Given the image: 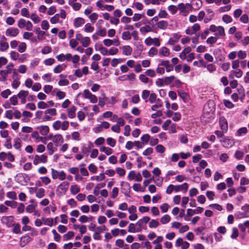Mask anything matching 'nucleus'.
<instances>
[{
	"label": "nucleus",
	"instance_id": "16",
	"mask_svg": "<svg viewBox=\"0 0 249 249\" xmlns=\"http://www.w3.org/2000/svg\"><path fill=\"white\" fill-rule=\"evenodd\" d=\"M192 3L195 10L199 9L202 6V2L201 0H192Z\"/></svg>",
	"mask_w": 249,
	"mask_h": 249
},
{
	"label": "nucleus",
	"instance_id": "47",
	"mask_svg": "<svg viewBox=\"0 0 249 249\" xmlns=\"http://www.w3.org/2000/svg\"><path fill=\"white\" fill-rule=\"evenodd\" d=\"M145 73L146 75L151 77H154L156 76L155 71L152 69L147 70L145 71Z\"/></svg>",
	"mask_w": 249,
	"mask_h": 249
},
{
	"label": "nucleus",
	"instance_id": "4",
	"mask_svg": "<svg viewBox=\"0 0 249 249\" xmlns=\"http://www.w3.org/2000/svg\"><path fill=\"white\" fill-rule=\"evenodd\" d=\"M219 125L223 133H226L228 131V124L226 119L224 116H221L219 118Z\"/></svg>",
	"mask_w": 249,
	"mask_h": 249
},
{
	"label": "nucleus",
	"instance_id": "25",
	"mask_svg": "<svg viewBox=\"0 0 249 249\" xmlns=\"http://www.w3.org/2000/svg\"><path fill=\"white\" fill-rule=\"evenodd\" d=\"M176 77L174 75H171L169 77H164V83L166 85H169L172 83V82L175 79Z\"/></svg>",
	"mask_w": 249,
	"mask_h": 249
},
{
	"label": "nucleus",
	"instance_id": "41",
	"mask_svg": "<svg viewBox=\"0 0 249 249\" xmlns=\"http://www.w3.org/2000/svg\"><path fill=\"white\" fill-rule=\"evenodd\" d=\"M11 94V91L9 89H7L1 92V96L4 99L8 98V96Z\"/></svg>",
	"mask_w": 249,
	"mask_h": 249
},
{
	"label": "nucleus",
	"instance_id": "38",
	"mask_svg": "<svg viewBox=\"0 0 249 249\" xmlns=\"http://www.w3.org/2000/svg\"><path fill=\"white\" fill-rule=\"evenodd\" d=\"M45 196V190L42 188H39L36 193V196L38 198H42Z\"/></svg>",
	"mask_w": 249,
	"mask_h": 249
},
{
	"label": "nucleus",
	"instance_id": "60",
	"mask_svg": "<svg viewBox=\"0 0 249 249\" xmlns=\"http://www.w3.org/2000/svg\"><path fill=\"white\" fill-rule=\"evenodd\" d=\"M155 149L156 151L160 153H163L165 150L164 147L161 144L157 145Z\"/></svg>",
	"mask_w": 249,
	"mask_h": 249
},
{
	"label": "nucleus",
	"instance_id": "13",
	"mask_svg": "<svg viewBox=\"0 0 249 249\" xmlns=\"http://www.w3.org/2000/svg\"><path fill=\"white\" fill-rule=\"evenodd\" d=\"M178 96L182 99L184 103H187L189 100V95L182 90L178 91Z\"/></svg>",
	"mask_w": 249,
	"mask_h": 249
},
{
	"label": "nucleus",
	"instance_id": "43",
	"mask_svg": "<svg viewBox=\"0 0 249 249\" xmlns=\"http://www.w3.org/2000/svg\"><path fill=\"white\" fill-rule=\"evenodd\" d=\"M217 40L216 37L210 36L206 40V42L211 45V46H213V44L215 43Z\"/></svg>",
	"mask_w": 249,
	"mask_h": 249
},
{
	"label": "nucleus",
	"instance_id": "37",
	"mask_svg": "<svg viewBox=\"0 0 249 249\" xmlns=\"http://www.w3.org/2000/svg\"><path fill=\"white\" fill-rule=\"evenodd\" d=\"M122 38L123 40H130L131 38L130 33L128 32H124L122 34Z\"/></svg>",
	"mask_w": 249,
	"mask_h": 249
},
{
	"label": "nucleus",
	"instance_id": "55",
	"mask_svg": "<svg viewBox=\"0 0 249 249\" xmlns=\"http://www.w3.org/2000/svg\"><path fill=\"white\" fill-rule=\"evenodd\" d=\"M26 21L23 18H20L18 21V27L20 28H23L26 25Z\"/></svg>",
	"mask_w": 249,
	"mask_h": 249
},
{
	"label": "nucleus",
	"instance_id": "7",
	"mask_svg": "<svg viewBox=\"0 0 249 249\" xmlns=\"http://www.w3.org/2000/svg\"><path fill=\"white\" fill-rule=\"evenodd\" d=\"M32 240V238L28 234H26L24 236H22L20 237L19 241V246L21 247H24L28 243H29Z\"/></svg>",
	"mask_w": 249,
	"mask_h": 249
},
{
	"label": "nucleus",
	"instance_id": "53",
	"mask_svg": "<svg viewBox=\"0 0 249 249\" xmlns=\"http://www.w3.org/2000/svg\"><path fill=\"white\" fill-rule=\"evenodd\" d=\"M232 234L231 236V237L232 239H236L238 236V231L236 228H233L232 230Z\"/></svg>",
	"mask_w": 249,
	"mask_h": 249
},
{
	"label": "nucleus",
	"instance_id": "8",
	"mask_svg": "<svg viewBox=\"0 0 249 249\" xmlns=\"http://www.w3.org/2000/svg\"><path fill=\"white\" fill-rule=\"evenodd\" d=\"M222 142L223 146L228 148L231 147L234 143V140L229 138H224Z\"/></svg>",
	"mask_w": 249,
	"mask_h": 249
},
{
	"label": "nucleus",
	"instance_id": "21",
	"mask_svg": "<svg viewBox=\"0 0 249 249\" xmlns=\"http://www.w3.org/2000/svg\"><path fill=\"white\" fill-rule=\"evenodd\" d=\"M156 102V104L151 107V109L153 111H155L156 108L161 107L162 106V103L160 99H157Z\"/></svg>",
	"mask_w": 249,
	"mask_h": 249
},
{
	"label": "nucleus",
	"instance_id": "27",
	"mask_svg": "<svg viewBox=\"0 0 249 249\" xmlns=\"http://www.w3.org/2000/svg\"><path fill=\"white\" fill-rule=\"evenodd\" d=\"M14 228L12 230L13 232L16 234H21L22 232L20 231V225L19 223L14 224Z\"/></svg>",
	"mask_w": 249,
	"mask_h": 249
},
{
	"label": "nucleus",
	"instance_id": "20",
	"mask_svg": "<svg viewBox=\"0 0 249 249\" xmlns=\"http://www.w3.org/2000/svg\"><path fill=\"white\" fill-rule=\"evenodd\" d=\"M101 152H104L107 155H110L112 153V149L109 147L102 146L100 148Z\"/></svg>",
	"mask_w": 249,
	"mask_h": 249
},
{
	"label": "nucleus",
	"instance_id": "50",
	"mask_svg": "<svg viewBox=\"0 0 249 249\" xmlns=\"http://www.w3.org/2000/svg\"><path fill=\"white\" fill-rule=\"evenodd\" d=\"M53 144L52 142H49L47 145V148L49 150V154L52 155L53 154L54 150L53 149Z\"/></svg>",
	"mask_w": 249,
	"mask_h": 249
},
{
	"label": "nucleus",
	"instance_id": "34",
	"mask_svg": "<svg viewBox=\"0 0 249 249\" xmlns=\"http://www.w3.org/2000/svg\"><path fill=\"white\" fill-rule=\"evenodd\" d=\"M217 31L218 32V34L216 33L215 34V36L219 35L221 36H225V32L224 28L222 26H218L217 28Z\"/></svg>",
	"mask_w": 249,
	"mask_h": 249
},
{
	"label": "nucleus",
	"instance_id": "59",
	"mask_svg": "<svg viewBox=\"0 0 249 249\" xmlns=\"http://www.w3.org/2000/svg\"><path fill=\"white\" fill-rule=\"evenodd\" d=\"M98 17V15L96 13H92L89 17L91 22L94 23L95 22L96 20L97 19Z\"/></svg>",
	"mask_w": 249,
	"mask_h": 249
},
{
	"label": "nucleus",
	"instance_id": "61",
	"mask_svg": "<svg viewBox=\"0 0 249 249\" xmlns=\"http://www.w3.org/2000/svg\"><path fill=\"white\" fill-rule=\"evenodd\" d=\"M30 18L35 23H37L40 21L39 17L36 14H32Z\"/></svg>",
	"mask_w": 249,
	"mask_h": 249
},
{
	"label": "nucleus",
	"instance_id": "2",
	"mask_svg": "<svg viewBox=\"0 0 249 249\" xmlns=\"http://www.w3.org/2000/svg\"><path fill=\"white\" fill-rule=\"evenodd\" d=\"M150 220V218L149 216H145L143 217L142 218L139 219L136 224L137 228V232H141L142 231V229L143 228L146 230V227H143V224H146Z\"/></svg>",
	"mask_w": 249,
	"mask_h": 249
},
{
	"label": "nucleus",
	"instance_id": "49",
	"mask_svg": "<svg viewBox=\"0 0 249 249\" xmlns=\"http://www.w3.org/2000/svg\"><path fill=\"white\" fill-rule=\"evenodd\" d=\"M6 196L8 198L13 200H15L17 199V194L14 191L9 192L7 193Z\"/></svg>",
	"mask_w": 249,
	"mask_h": 249
},
{
	"label": "nucleus",
	"instance_id": "23",
	"mask_svg": "<svg viewBox=\"0 0 249 249\" xmlns=\"http://www.w3.org/2000/svg\"><path fill=\"white\" fill-rule=\"evenodd\" d=\"M63 64L62 65H58L56 66L54 69H53V72L55 73H58L61 72L63 70H64L67 66L66 65H64V67H63Z\"/></svg>",
	"mask_w": 249,
	"mask_h": 249
},
{
	"label": "nucleus",
	"instance_id": "35",
	"mask_svg": "<svg viewBox=\"0 0 249 249\" xmlns=\"http://www.w3.org/2000/svg\"><path fill=\"white\" fill-rule=\"evenodd\" d=\"M94 30V27L92 26L89 23H87L85 26L84 30L87 33L92 32Z\"/></svg>",
	"mask_w": 249,
	"mask_h": 249
},
{
	"label": "nucleus",
	"instance_id": "17",
	"mask_svg": "<svg viewBox=\"0 0 249 249\" xmlns=\"http://www.w3.org/2000/svg\"><path fill=\"white\" fill-rule=\"evenodd\" d=\"M69 184L68 182L63 181L58 186V188L65 192L68 190Z\"/></svg>",
	"mask_w": 249,
	"mask_h": 249
},
{
	"label": "nucleus",
	"instance_id": "36",
	"mask_svg": "<svg viewBox=\"0 0 249 249\" xmlns=\"http://www.w3.org/2000/svg\"><path fill=\"white\" fill-rule=\"evenodd\" d=\"M222 20L225 23H229L232 21V19L230 16L224 15L222 17Z\"/></svg>",
	"mask_w": 249,
	"mask_h": 249
},
{
	"label": "nucleus",
	"instance_id": "29",
	"mask_svg": "<svg viewBox=\"0 0 249 249\" xmlns=\"http://www.w3.org/2000/svg\"><path fill=\"white\" fill-rule=\"evenodd\" d=\"M171 217L168 214H165L160 219V222L163 224H165L170 222Z\"/></svg>",
	"mask_w": 249,
	"mask_h": 249
},
{
	"label": "nucleus",
	"instance_id": "45",
	"mask_svg": "<svg viewBox=\"0 0 249 249\" xmlns=\"http://www.w3.org/2000/svg\"><path fill=\"white\" fill-rule=\"evenodd\" d=\"M55 62V60L53 58L46 59L44 61V64L46 66L52 65Z\"/></svg>",
	"mask_w": 249,
	"mask_h": 249
},
{
	"label": "nucleus",
	"instance_id": "32",
	"mask_svg": "<svg viewBox=\"0 0 249 249\" xmlns=\"http://www.w3.org/2000/svg\"><path fill=\"white\" fill-rule=\"evenodd\" d=\"M83 47L86 48L88 47L90 44V40L89 37H85L83 39V40L81 42Z\"/></svg>",
	"mask_w": 249,
	"mask_h": 249
},
{
	"label": "nucleus",
	"instance_id": "63",
	"mask_svg": "<svg viewBox=\"0 0 249 249\" xmlns=\"http://www.w3.org/2000/svg\"><path fill=\"white\" fill-rule=\"evenodd\" d=\"M41 28L42 29L47 30L49 28V24L47 20H43L41 23Z\"/></svg>",
	"mask_w": 249,
	"mask_h": 249
},
{
	"label": "nucleus",
	"instance_id": "52",
	"mask_svg": "<svg viewBox=\"0 0 249 249\" xmlns=\"http://www.w3.org/2000/svg\"><path fill=\"white\" fill-rule=\"evenodd\" d=\"M59 19V14H56L53 17L51 18L50 19V22L52 24H55L57 22H58Z\"/></svg>",
	"mask_w": 249,
	"mask_h": 249
},
{
	"label": "nucleus",
	"instance_id": "56",
	"mask_svg": "<svg viewBox=\"0 0 249 249\" xmlns=\"http://www.w3.org/2000/svg\"><path fill=\"white\" fill-rule=\"evenodd\" d=\"M74 235V232L72 231H69L64 235V238L66 240L71 239Z\"/></svg>",
	"mask_w": 249,
	"mask_h": 249
},
{
	"label": "nucleus",
	"instance_id": "42",
	"mask_svg": "<svg viewBox=\"0 0 249 249\" xmlns=\"http://www.w3.org/2000/svg\"><path fill=\"white\" fill-rule=\"evenodd\" d=\"M26 49V44L25 42H21L18 46V51L19 53L24 52Z\"/></svg>",
	"mask_w": 249,
	"mask_h": 249
},
{
	"label": "nucleus",
	"instance_id": "10",
	"mask_svg": "<svg viewBox=\"0 0 249 249\" xmlns=\"http://www.w3.org/2000/svg\"><path fill=\"white\" fill-rule=\"evenodd\" d=\"M37 129H39V132L41 135L43 136L47 135L50 131L49 127L48 125H41L37 127Z\"/></svg>",
	"mask_w": 249,
	"mask_h": 249
},
{
	"label": "nucleus",
	"instance_id": "58",
	"mask_svg": "<svg viewBox=\"0 0 249 249\" xmlns=\"http://www.w3.org/2000/svg\"><path fill=\"white\" fill-rule=\"evenodd\" d=\"M248 130L246 127H243L239 128L237 131V136H240L242 134H246L247 133Z\"/></svg>",
	"mask_w": 249,
	"mask_h": 249
},
{
	"label": "nucleus",
	"instance_id": "6",
	"mask_svg": "<svg viewBox=\"0 0 249 249\" xmlns=\"http://www.w3.org/2000/svg\"><path fill=\"white\" fill-rule=\"evenodd\" d=\"M19 32V31L18 28H10L6 30L5 35L8 36L15 37L18 34Z\"/></svg>",
	"mask_w": 249,
	"mask_h": 249
},
{
	"label": "nucleus",
	"instance_id": "51",
	"mask_svg": "<svg viewBox=\"0 0 249 249\" xmlns=\"http://www.w3.org/2000/svg\"><path fill=\"white\" fill-rule=\"evenodd\" d=\"M9 74L7 73L6 70L0 71V75L1 76V81L4 82L7 80V75Z\"/></svg>",
	"mask_w": 249,
	"mask_h": 249
},
{
	"label": "nucleus",
	"instance_id": "18",
	"mask_svg": "<svg viewBox=\"0 0 249 249\" xmlns=\"http://www.w3.org/2000/svg\"><path fill=\"white\" fill-rule=\"evenodd\" d=\"M159 54L160 55L168 56L170 54L169 50L165 47H163L160 49Z\"/></svg>",
	"mask_w": 249,
	"mask_h": 249
},
{
	"label": "nucleus",
	"instance_id": "64",
	"mask_svg": "<svg viewBox=\"0 0 249 249\" xmlns=\"http://www.w3.org/2000/svg\"><path fill=\"white\" fill-rule=\"evenodd\" d=\"M10 101L12 105L15 106L18 104V96L16 95H13L10 98Z\"/></svg>",
	"mask_w": 249,
	"mask_h": 249
},
{
	"label": "nucleus",
	"instance_id": "24",
	"mask_svg": "<svg viewBox=\"0 0 249 249\" xmlns=\"http://www.w3.org/2000/svg\"><path fill=\"white\" fill-rule=\"evenodd\" d=\"M9 48V44L7 42L0 41V51L4 52Z\"/></svg>",
	"mask_w": 249,
	"mask_h": 249
},
{
	"label": "nucleus",
	"instance_id": "26",
	"mask_svg": "<svg viewBox=\"0 0 249 249\" xmlns=\"http://www.w3.org/2000/svg\"><path fill=\"white\" fill-rule=\"evenodd\" d=\"M14 148L16 149H19L21 147V140L19 138H16L14 139Z\"/></svg>",
	"mask_w": 249,
	"mask_h": 249
},
{
	"label": "nucleus",
	"instance_id": "46",
	"mask_svg": "<svg viewBox=\"0 0 249 249\" xmlns=\"http://www.w3.org/2000/svg\"><path fill=\"white\" fill-rule=\"evenodd\" d=\"M158 49L155 47H152L148 52V55L152 57L158 53Z\"/></svg>",
	"mask_w": 249,
	"mask_h": 249
},
{
	"label": "nucleus",
	"instance_id": "12",
	"mask_svg": "<svg viewBox=\"0 0 249 249\" xmlns=\"http://www.w3.org/2000/svg\"><path fill=\"white\" fill-rule=\"evenodd\" d=\"M108 101V98L106 96L105 93H102L99 97L98 105L100 107H103L105 106L106 102L107 103Z\"/></svg>",
	"mask_w": 249,
	"mask_h": 249
},
{
	"label": "nucleus",
	"instance_id": "33",
	"mask_svg": "<svg viewBox=\"0 0 249 249\" xmlns=\"http://www.w3.org/2000/svg\"><path fill=\"white\" fill-rule=\"evenodd\" d=\"M159 226V222L155 219L151 220L149 223V227L150 228H156Z\"/></svg>",
	"mask_w": 249,
	"mask_h": 249
},
{
	"label": "nucleus",
	"instance_id": "15",
	"mask_svg": "<svg viewBox=\"0 0 249 249\" xmlns=\"http://www.w3.org/2000/svg\"><path fill=\"white\" fill-rule=\"evenodd\" d=\"M122 49L123 54L125 55H130L132 52V49L129 45L123 46Z\"/></svg>",
	"mask_w": 249,
	"mask_h": 249
},
{
	"label": "nucleus",
	"instance_id": "1",
	"mask_svg": "<svg viewBox=\"0 0 249 249\" xmlns=\"http://www.w3.org/2000/svg\"><path fill=\"white\" fill-rule=\"evenodd\" d=\"M215 111L214 106L213 102L208 101L204 105L203 110V114L201 116L202 121L205 123L211 122L214 119L213 116Z\"/></svg>",
	"mask_w": 249,
	"mask_h": 249
},
{
	"label": "nucleus",
	"instance_id": "39",
	"mask_svg": "<svg viewBox=\"0 0 249 249\" xmlns=\"http://www.w3.org/2000/svg\"><path fill=\"white\" fill-rule=\"evenodd\" d=\"M107 144L110 146L113 147L116 145V140L112 138L108 137L107 139Z\"/></svg>",
	"mask_w": 249,
	"mask_h": 249
},
{
	"label": "nucleus",
	"instance_id": "9",
	"mask_svg": "<svg viewBox=\"0 0 249 249\" xmlns=\"http://www.w3.org/2000/svg\"><path fill=\"white\" fill-rule=\"evenodd\" d=\"M64 142L63 138L62 135L58 134L53 136V142L55 146H57L62 143Z\"/></svg>",
	"mask_w": 249,
	"mask_h": 249
},
{
	"label": "nucleus",
	"instance_id": "19",
	"mask_svg": "<svg viewBox=\"0 0 249 249\" xmlns=\"http://www.w3.org/2000/svg\"><path fill=\"white\" fill-rule=\"evenodd\" d=\"M157 24L158 27L162 30L166 29L168 25L167 21L165 20L160 21L157 22Z\"/></svg>",
	"mask_w": 249,
	"mask_h": 249
},
{
	"label": "nucleus",
	"instance_id": "5",
	"mask_svg": "<svg viewBox=\"0 0 249 249\" xmlns=\"http://www.w3.org/2000/svg\"><path fill=\"white\" fill-rule=\"evenodd\" d=\"M14 219V217L13 216H4L1 218V222L2 223L5 224L8 227L10 228L14 225V224L13 223Z\"/></svg>",
	"mask_w": 249,
	"mask_h": 249
},
{
	"label": "nucleus",
	"instance_id": "54",
	"mask_svg": "<svg viewBox=\"0 0 249 249\" xmlns=\"http://www.w3.org/2000/svg\"><path fill=\"white\" fill-rule=\"evenodd\" d=\"M44 112L45 114H50L51 115L54 116L56 114V110L54 108H50L46 110Z\"/></svg>",
	"mask_w": 249,
	"mask_h": 249
},
{
	"label": "nucleus",
	"instance_id": "14",
	"mask_svg": "<svg viewBox=\"0 0 249 249\" xmlns=\"http://www.w3.org/2000/svg\"><path fill=\"white\" fill-rule=\"evenodd\" d=\"M85 23V20L82 18H76L74 20V26L75 28L80 27Z\"/></svg>",
	"mask_w": 249,
	"mask_h": 249
},
{
	"label": "nucleus",
	"instance_id": "3",
	"mask_svg": "<svg viewBox=\"0 0 249 249\" xmlns=\"http://www.w3.org/2000/svg\"><path fill=\"white\" fill-rule=\"evenodd\" d=\"M121 192L126 196H129V193L130 192L131 187L130 184L127 182L122 181L121 183Z\"/></svg>",
	"mask_w": 249,
	"mask_h": 249
},
{
	"label": "nucleus",
	"instance_id": "31",
	"mask_svg": "<svg viewBox=\"0 0 249 249\" xmlns=\"http://www.w3.org/2000/svg\"><path fill=\"white\" fill-rule=\"evenodd\" d=\"M29 94V92L28 91L21 90L19 92L17 95L18 98L19 99L26 98Z\"/></svg>",
	"mask_w": 249,
	"mask_h": 249
},
{
	"label": "nucleus",
	"instance_id": "30",
	"mask_svg": "<svg viewBox=\"0 0 249 249\" xmlns=\"http://www.w3.org/2000/svg\"><path fill=\"white\" fill-rule=\"evenodd\" d=\"M80 191V189L77 185H73L71 187V192L72 194L76 195Z\"/></svg>",
	"mask_w": 249,
	"mask_h": 249
},
{
	"label": "nucleus",
	"instance_id": "22",
	"mask_svg": "<svg viewBox=\"0 0 249 249\" xmlns=\"http://www.w3.org/2000/svg\"><path fill=\"white\" fill-rule=\"evenodd\" d=\"M42 220L43 222L44 225H48L50 227H52L53 225V219L51 218H42Z\"/></svg>",
	"mask_w": 249,
	"mask_h": 249
},
{
	"label": "nucleus",
	"instance_id": "28",
	"mask_svg": "<svg viewBox=\"0 0 249 249\" xmlns=\"http://www.w3.org/2000/svg\"><path fill=\"white\" fill-rule=\"evenodd\" d=\"M150 93V91L148 90L145 89L142 91V97L144 100H145V102H147V99L148 97L149 96Z\"/></svg>",
	"mask_w": 249,
	"mask_h": 249
},
{
	"label": "nucleus",
	"instance_id": "62",
	"mask_svg": "<svg viewBox=\"0 0 249 249\" xmlns=\"http://www.w3.org/2000/svg\"><path fill=\"white\" fill-rule=\"evenodd\" d=\"M150 139V136L148 134H144L141 137L142 141L143 143H147L149 142Z\"/></svg>",
	"mask_w": 249,
	"mask_h": 249
},
{
	"label": "nucleus",
	"instance_id": "11",
	"mask_svg": "<svg viewBox=\"0 0 249 249\" xmlns=\"http://www.w3.org/2000/svg\"><path fill=\"white\" fill-rule=\"evenodd\" d=\"M76 109L77 108L74 106H72L70 108L68 109L67 111L68 117L71 119L74 118L76 116L75 112Z\"/></svg>",
	"mask_w": 249,
	"mask_h": 249
},
{
	"label": "nucleus",
	"instance_id": "48",
	"mask_svg": "<svg viewBox=\"0 0 249 249\" xmlns=\"http://www.w3.org/2000/svg\"><path fill=\"white\" fill-rule=\"evenodd\" d=\"M52 51V48L49 46H46L43 47L41 50V53L45 54L51 53Z\"/></svg>",
	"mask_w": 249,
	"mask_h": 249
},
{
	"label": "nucleus",
	"instance_id": "57",
	"mask_svg": "<svg viewBox=\"0 0 249 249\" xmlns=\"http://www.w3.org/2000/svg\"><path fill=\"white\" fill-rule=\"evenodd\" d=\"M136 224H134L133 223H130L128 226V231L129 232H137V228H136Z\"/></svg>",
	"mask_w": 249,
	"mask_h": 249
},
{
	"label": "nucleus",
	"instance_id": "40",
	"mask_svg": "<svg viewBox=\"0 0 249 249\" xmlns=\"http://www.w3.org/2000/svg\"><path fill=\"white\" fill-rule=\"evenodd\" d=\"M168 10L172 15L175 14L178 11V7L174 5H171L168 7Z\"/></svg>",
	"mask_w": 249,
	"mask_h": 249
},
{
	"label": "nucleus",
	"instance_id": "44",
	"mask_svg": "<svg viewBox=\"0 0 249 249\" xmlns=\"http://www.w3.org/2000/svg\"><path fill=\"white\" fill-rule=\"evenodd\" d=\"M4 204L8 206L11 207L12 208H15L17 207V202H12L11 201L6 200L4 202Z\"/></svg>",
	"mask_w": 249,
	"mask_h": 249
}]
</instances>
